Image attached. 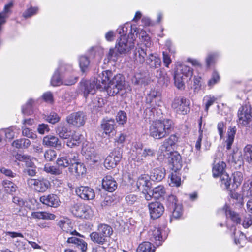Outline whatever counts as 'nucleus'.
I'll return each instance as SVG.
<instances>
[{
	"label": "nucleus",
	"mask_w": 252,
	"mask_h": 252,
	"mask_svg": "<svg viewBox=\"0 0 252 252\" xmlns=\"http://www.w3.org/2000/svg\"><path fill=\"white\" fill-rule=\"evenodd\" d=\"M174 123L169 119L158 120L154 122L150 126L149 135L155 139H162L173 131Z\"/></svg>",
	"instance_id": "nucleus-1"
},
{
	"label": "nucleus",
	"mask_w": 252,
	"mask_h": 252,
	"mask_svg": "<svg viewBox=\"0 0 252 252\" xmlns=\"http://www.w3.org/2000/svg\"><path fill=\"white\" fill-rule=\"evenodd\" d=\"M128 36H122L117 39L115 49H110L108 53V58L110 59H117L119 55L127 54L134 48V40L129 39Z\"/></svg>",
	"instance_id": "nucleus-2"
},
{
	"label": "nucleus",
	"mask_w": 252,
	"mask_h": 252,
	"mask_svg": "<svg viewBox=\"0 0 252 252\" xmlns=\"http://www.w3.org/2000/svg\"><path fill=\"white\" fill-rule=\"evenodd\" d=\"M139 37L144 38V40L147 43L141 44L140 46L135 48L133 53V58L135 64H143L146 61V58L150 52L147 49V44H148V40L150 37L146 35V33L144 31L141 30L140 33H139Z\"/></svg>",
	"instance_id": "nucleus-3"
},
{
	"label": "nucleus",
	"mask_w": 252,
	"mask_h": 252,
	"mask_svg": "<svg viewBox=\"0 0 252 252\" xmlns=\"http://www.w3.org/2000/svg\"><path fill=\"white\" fill-rule=\"evenodd\" d=\"M226 164L223 161L216 163L215 161L212 168L214 177H220V186L222 188L228 189H230L231 179L228 174L225 173L224 169Z\"/></svg>",
	"instance_id": "nucleus-4"
},
{
	"label": "nucleus",
	"mask_w": 252,
	"mask_h": 252,
	"mask_svg": "<svg viewBox=\"0 0 252 252\" xmlns=\"http://www.w3.org/2000/svg\"><path fill=\"white\" fill-rule=\"evenodd\" d=\"M238 123L252 132V107L242 106L238 111Z\"/></svg>",
	"instance_id": "nucleus-5"
},
{
	"label": "nucleus",
	"mask_w": 252,
	"mask_h": 252,
	"mask_svg": "<svg viewBox=\"0 0 252 252\" xmlns=\"http://www.w3.org/2000/svg\"><path fill=\"white\" fill-rule=\"evenodd\" d=\"M125 82V78L123 75L117 74L109 81L105 90L109 95L114 96L123 89Z\"/></svg>",
	"instance_id": "nucleus-6"
},
{
	"label": "nucleus",
	"mask_w": 252,
	"mask_h": 252,
	"mask_svg": "<svg viewBox=\"0 0 252 252\" xmlns=\"http://www.w3.org/2000/svg\"><path fill=\"white\" fill-rule=\"evenodd\" d=\"M160 95V93L157 89H151L146 96L145 111H147L149 110L150 111L153 112L157 106H160L161 103Z\"/></svg>",
	"instance_id": "nucleus-7"
},
{
	"label": "nucleus",
	"mask_w": 252,
	"mask_h": 252,
	"mask_svg": "<svg viewBox=\"0 0 252 252\" xmlns=\"http://www.w3.org/2000/svg\"><path fill=\"white\" fill-rule=\"evenodd\" d=\"M27 185L31 188L39 192H45L51 186L50 181L43 178L38 179L28 178L27 180Z\"/></svg>",
	"instance_id": "nucleus-8"
},
{
	"label": "nucleus",
	"mask_w": 252,
	"mask_h": 252,
	"mask_svg": "<svg viewBox=\"0 0 252 252\" xmlns=\"http://www.w3.org/2000/svg\"><path fill=\"white\" fill-rule=\"evenodd\" d=\"M189 101L183 96L175 97L172 103V109L178 114H187L189 112Z\"/></svg>",
	"instance_id": "nucleus-9"
},
{
	"label": "nucleus",
	"mask_w": 252,
	"mask_h": 252,
	"mask_svg": "<svg viewBox=\"0 0 252 252\" xmlns=\"http://www.w3.org/2000/svg\"><path fill=\"white\" fill-rule=\"evenodd\" d=\"M66 120L69 125L79 127L85 124L86 115L82 111L73 112L66 117Z\"/></svg>",
	"instance_id": "nucleus-10"
},
{
	"label": "nucleus",
	"mask_w": 252,
	"mask_h": 252,
	"mask_svg": "<svg viewBox=\"0 0 252 252\" xmlns=\"http://www.w3.org/2000/svg\"><path fill=\"white\" fill-rule=\"evenodd\" d=\"M94 79L90 80H84L80 82V91L83 93L86 99L92 100L94 98Z\"/></svg>",
	"instance_id": "nucleus-11"
},
{
	"label": "nucleus",
	"mask_w": 252,
	"mask_h": 252,
	"mask_svg": "<svg viewBox=\"0 0 252 252\" xmlns=\"http://www.w3.org/2000/svg\"><path fill=\"white\" fill-rule=\"evenodd\" d=\"M112 75L113 73L110 70L103 71L99 73L95 81L96 89L101 91L105 90Z\"/></svg>",
	"instance_id": "nucleus-12"
},
{
	"label": "nucleus",
	"mask_w": 252,
	"mask_h": 252,
	"mask_svg": "<svg viewBox=\"0 0 252 252\" xmlns=\"http://www.w3.org/2000/svg\"><path fill=\"white\" fill-rule=\"evenodd\" d=\"M112 229L106 224H100L98 226L97 232H95V242L99 244H102L105 237H109L112 233Z\"/></svg>",
	"instance_id": "nucleus-13"
},
{
	"label": "nucleus",
	"mask_w": 252,
	"mask_h": 252,
	"mask_svg": "<svg viewBox=\"0 0 252 252\" xmlns=\"http://www.w3.org/2000/svg\"><path fill=\"white\" fill-rule=\"evenodd\" d=\"M148 206L150 217L154 220L160 217L164 211L163 204L158 201L151 202Z\"/></svg>",
	"instance_id": "nucleus-14"
},
{
	"label": "nucleus",
	"mask_w": 252,
	"mask_h": 252,
	"mask_svg": "<svg viewBox=\"0 0 252 252\" xmlns=\"http://www.w3.org/2000/svg\"><path fill=\"white\" fill-rule=\"evenodd\" d=\"M122 157V153L119 150H115L105 159L104 163L105 167L107 169L115 168L120 161Z\"/></svg>",
	"instance_id": "nucleus-15"
},
{
	"label": "nucleus",
	"mask_w": 252,
	"mask_h": 252,
	"mask_svg": "<svg viewBox=\"0 0 252 252\" xmlns=\"http://www.w3.org/2000/svg\"><path fill=\"white\" fill-rule=\"evenodd\" d=\"M169 163L173 171H179L182 168L183 165L182 158L180 154L177 151L171 152Z\"/></svg>",
	"instance_id": "nucleus-16"
},
{
	"label": "nucleus",
	"mask_w": 252,
	"mask_h": 252,
	"mask_svg": "<svg viewBox=\"0 0 252 252\" xmlns=\"http://www.w3.org/2000/svg\"><path fill=\"white\" fill-rule=\"evenodd\" d=\"M102 187L104 190L109 192H114L117 188L118 184L110 175L105 176L101 181Z\"/></svg>",
	"instance_id": "nucleus-17"
},
{
	"label": "nucleus",
	"mask_w": 252,
	"mask_h": 252,
	"mask_svg": "<svg viewBox=\"0 0 252 252\" xmlns=\"http://www.w3.org/2000/svg\"><path fill=\"white\" fill-rule=\"evenodd\" d=\"M75 192L78 196L84 200H93L94 198V190L88 187L81 186L77 188Z\"/></svg>",
	"instance_id": "nucleus-18"
},
{
	"label": "nucleus",
	"mask_w": 252,
	"mask_h": 252,
	"mask_svg": "<svg viewBox=\"0 0 252 252\" xmlns=\"http://www.w3.org/2000/svg\"><path fill=\"white\" fill-rule=\"evenodd\" d=\"M43 144L48 147L54 148L57 150H60L62 148V143L59 138L53 135H47L43 137Z\"/></svg>",
	"instance_id": "nucleus-19"
},
{
	"label": "nucleus",
	"mask_w": 252,
	"mask_h": 252,
	"mask_svg": "<svg viewBox=\"0 0 252 252\" xmlns=\"http://www.w3.org/2000/svg\"><path fill=\"white\" fill-rule=\"evenodd\" d=\"M40 201L43 204L52 207H57L60 205L58 196L54 194L43 195L40 197Z\"/></svg>",
	"instance_id": "nucleus-20"
},
{
	"label": "nucleus",
	"mask_w": 252,
	"mask_h": 252,
	"mask_svg": "<svg viewBox=\"0 0 252 252\" xmlns=\"http://www.w3.org/2000/svg\"><path fill=\"white\" fill-rule=\"evenodd\" d=\"M146 63L151 69H155L160 67L161 61L160 58L156 54L151 52L146 58Z\"/></svg>",
	"instance_id": "nucleus-21"
},
{
	"label": "nucleus",
	"mask_w": 252,
	"mask_h": 252,
	"mask_svg": "<svg viewBox=\"0 0 252 252\" xmlns=\"http://www.w3.org/2000/svg\"><path fill=\"white\" fill-rule=\"evenodd\" d=\"M58 225L64 232L69 233L72 235L82 237L83 236L77 232L75 230H73L72 227L69 220H61L58 223Z\"/></svg>",
	"instance_id": "nucleus-22"
},
{
	"label": "nucleus",
	"mask_w": 252,
	"mask_h": 252,
	"mask_svg": "<svg viewBox=\"0 0 252 252\" xmlns=\"http://www.w3.org/2000/svg\"><path fill=\"white\" fill-rule=\"evenodd\" d=\"M68 170L70 172L74 174L77 178L83 177L86 173V168L84 164L81 163V161L71 165L68 168Z\"/></svg>",
	"instance_id": "nucleus-23"
},
{
	"label": "nucleus",
	"mask_w": 252,
	"mask_h": 252,
	"mask_svg": "<svg viewBox=\"0 0 252 252\" xmlns=\"http://www.w3.org/2000/svg\"><path fill=\"white\" fill-rule=\"evenodd\" d=\"M149 179V176L146 175H142L138 178L136 185L137 189L142 192L149 189L151 183Z\"/></svg>",
	"instance_id": "nucleus-24"
},
{
	"label": "nucleus",
	"mask_w": 252,
	"mask_h": 252,
	"mask_svg": "<svg viewBox=\"0 0 252 252\" xmlns=\"http://www.w3.org/2000/svg\"><path fill=\"white\" fill-rule=\"evenodd\" d=\"M56 132L59 136L63 139H68L71 135V131L64 124H60L56 129Z\"/></svg>",
	"instance_id": "nucleus-25"
},
{
	"label": "nucleus",
	"mask_w": 252,
	"mask_h": 252,
	"mask_svg": "<svg viewBox=\"0 0 252 252\" xmlns=\"http://www.w3.org/2000/svg\"><path fill=\"white\" fill-rule=\"evenodd\" d=\"M68 243H72L74 246L80 249L82 252H86L87 248V244L83 240L72 236L68 238L67 241Z\"/></svg>",
	"instance_id": "nucleus-26"
},
{
	"label": "nucleus",
	"mask_w": 252,
	"mask_h": 252,
	"mask_svg": "<svg viewBox=\"0 0 252 252\" xmlns=\"http://www.w3.org/2000/svg\"><path fill=\"white\" fill-rule=\"evenodd\" d=\"M165 170L162 168L154 169L150 173L149 178L154 181H161L165 177Z\"/></svg>",
	"instance_id": "nucleus-27"
},
{
	"label": "nucleus",
	"mask_w": 252,
	"mask_h": 252,
	"mask_svg": "<svg viewBox=\"0 0 252 252\" xmlns=\"http://www.w3.org/2000/svg\"><path fill=\"white\" fill-rule=\"evenodd\" d=\"M132 82L135 85H146L148 83V79L145 72H136L131 79Z\"/></svg>",
	"instance_id": "nucleus-28"
},
{
	"label": "nucleus",
	"mask_w": 252,
	"mask_h": 252,
	"mask_svg": "<svg viewBox=\"0 0 252 252\" xmlns=\"http://www.w3.org/2000/svg\"><path fill=\"white\" fill-rule=\"evenodd\" d=\"M149 235L150 236V239L151 241L156 243L157 242H158L157 243V245H161V242H162L163 239L161 234V230L160 228L155 227L149 232Z\"/></svg>",
	"instance_id": "nucleus-29"
},
{
	"label": "nucleus",
	"mask_w": 252,
	"mask_h": 252,
	"mask_svg": "<svg viewBox=\"0 0 252 252\" xmlns=\"http://www.w3.org/2000/svg\"><path fill=\"white\" fill-rule=\"evenodd\" d=\"M101 127L106 134L110 133L115 129L114 119H104L101 123Z\"/></svg>",
	"instance_id": "nucleus-30"
},
{
	"label": "nucleus",
	"mask_w": 252,
	"mask_h": 252,
	"mask_svg": "<svg viewBox=\"0 0 252 252\" xmlns=\"http://www.w3.org/2000/svg\"><path fill=\"white\" fill-rule=\"evenodd\" d=\"M176 72L180 74V75L184 76V78L187 80L188 79L190 80L193 75V70L189 66L185 65L180 66Z\"/></svg>",
	"instance_id": "nucleus-31"
},
{
	"label": "nucleus",
	"mask_w": 252,
	"mask_h": 252,
	"mask_svg": "<svg viewBox=\"0 0 252 252\" xmlns=\"http://www.w3.org/2000/svg\"><path fill=\"white\" fill-rule=\"evenodd\" d=\"M156 150L149 147H145L142 152L138 155L137 161L144 160L147 158L155 157Z\"/></svg>",
	"instance_id": "nucleus-32"
},
{
	"label": "nucleus",
	"mask_w": 252,
	"mask_h": 252,
	"mask_svg": "<svg viewBox=\"0 0 252 252\" xmlns=\"http://www.w3.org/2000/svg\"><path fill=\"white\" fill-rule=\"evenodd\" d=\"M31 145V141L26 138H21L14 140L12 146L17 149H26L28 148Z\"/></svg>",
	"instance_id": "nucleus-33"
},
{
	"label": "nucleus",
	"mask_w": 252,
	"mask_h": 252,
	"mask_svg": "<svg viewBox=\"0 0 252 252\" xmlns=\"http://www.w3.org/2000/svg\"><path fill=\"white\" fill-rule=\"evenodd\" d=\"M84 156L87 164L93 165L94 163V149L87 148L84 153Z\"/></svg>",
	"instance_id": "nucleus-34"
},
{
	"label": "nucleus",
	"mask_w": 252,
	"mask_h": 252,
	"mask_svg": "<svg viewBox=\"0 0 252 252\" xmlns=\"http://www.w3.org/2000/svg\"><path fill=\"white\" fill-rule=\"evenodd\" d=\"M32 218L38 219L54 220L56 216L54 214L46 212H36L32 214Z\"/></svg>",
	"instance_id": "nucleus-35"
},
{
	"label": "nucleus",
	"mask_w": 252,
	"mask_h": 252,
	"mask_svg": "<svg viewBox=\"0 0 252 252\" xmlns=\"http://www.w3.org/2000/svg\"><path fill=\"white\" fill-rule=\"evenodd\" d=\"M72 213L77 217H82L85 213L84 206L80 203H76L70 207Z\"/></svg>",
	"instance_id": "nucleus-36"
},
{
	"label": "nucleus",
	"mask_w": 252,
	"mask_h": 252,
	"mask_svg": "<svg viewBox=\"0 0 252 252\" xmlns=\"http://www.w3.org/2000/svg\"><path fill=\"white\" fill-rule=\"evenodd\" d=\"M155 251V247L149 242H144L140 244L137 249V252H154Z\"/></svg>",
	"instance_id": "nucleus-37"
},
{
	"label": "nucleus",
	"mask_w": 252,
	"mask_h": 252,
	"mask_svg": "<svg viewBox=\"0 0 252 252\" xmlns=\"http://www.w3.org/2000/svg\"><path fill=\"white\" fill-rule=\"evenodd\" d=\"M243 155L244 160L250 163L252 162V145L247 144L243 149Z\"/></svg>",
	"instance_id": "nucleus-38"
},
{
	"label": "nucleus",
	"mask_w": 252,
	"mask_h": 252,
	"mask_svg": "<svg viewBox=\"0 0 252 252\" xmlns=\"http://www.w3.org/2000/svg\"><path fill=\"white\" fill-rule=\"evenodd\" d=\"M236 132V128L235 127L230 128L228 129L227 132V138L226 140V149L229 150L231 149V145L234 141L235 135Z\"/></svg>",
	"instance_id": "nucleus-39"
},
{
	"label": "nucleus",
	"mask_w": 252,
	"mask_h": 252,
	"mask_svg": "<svg viewBox=\"0 0 252 252\" xmlns=\"http://www.w3.org/2000/svg\"><path fill=\"white\" fill-rule=\"evenodd\" d=\"M153 197L159 199L165 193V189L163 186L159 185L154 188L152 190Z\"/></svg>",
	"instance_id": "nucleus-40"
},
{
	"label": "nucleus",
	"mask_w": 252,
	"mask_h": 252,
	"mask_svg": "<svg viewBox=\"0 0 252 252\" xmlns=\"http://www.w3.org/2000/svg\"><path fill=\"white\" fill-rule=\"evenodd\" d=\"M44 171L47 173L54 175H59L62 172V170L54 166H51L49 164H46L44 167Z\"/></svg>",
	"instance_id": "nucleus-41"
},
{
	"label": "nucleus",
	"mask_w": 252,
	"mask_h": 252,
	"mask_svg": "<svg viewBox=\"0 0 252 252\" xmlns=\"http://www.w3.org/2000/svg\"><path fill=\"white\" fill-rule=\"evenodd\" d=\"M243 194L247 196H252V179H248L243 186Z\"/></svg>",
	"instance_id": "nucleus-42"
},
{
	"label": "nucleus",
	"mask_w": 252,
	"mask_h": 252,
	"mask_svg": "<svg viewBox=\"0 0 252 252\" xmlns=\"http://www.w3.org/2000/svg\"><path fill=\"white\" fill-rule=\"evenodd\" d=\"M178 171H173L170 175V183L172 186L179 187L181 184V178L178 175Z\"/></svg>",
	"instance_id": "nucleus-43"
},
{
	"label": "nucleus",
	"mask_w": 252,
	"mask_h": 252,
	"mask_svg": "<svg viewBox=\"0 0 252 252\" xmlns=\"http://www.w3.org/2000/svg\"><path fill=\"white\" fill-rule=\"evenodd\" d=\"M225 214L227 217H229L235 223L239 224L241 222V218L236 212L230 209H226Z\"/></svg>",
	"instance_id": "nucleus-44"
},
{
	"label": "nucleus",
	"mask_w": 252,
	"mask_h": 252,
	"mask_svg": "<svg viewBox=\"0 0 252 252\" xmlns=\"http://www.w3.org/2000/svg\"><path fill=\"white\" fill-rule=\"evenodd\" d=\"M186 79L184 76L180 75V74L175 71L174 74L175 85L179 89H182L184 87V81Z\"/></svg>",
	"instance_id": "nucleus-45"
},
{
	"label": "nucleus",
	"mask_w": 252,
	"mask_h": 252,
	"mask_svg": "<svg viewBox=\"0 0 252 252\" xmlns=\"http://www.w3.org/2000/svg\"><path fill=\"white\" fill-rule=\"evenodd\" d=\"M174 150V148H172L168 142L165 139L163 142L161 143V145L158 149V152L161 155L163 154L164 156V153L166 152H171L172 150Z\"/></svg>",
	"instance_id": "nucleus-46"
},
{
	"label": "nucleus",
	"mask_w": 252,
	"mask_h": 252,
	"mask_svg": "<svg viewBox=\"0 0 252 252\" xmlns=\"http://www.w3.org/2000/svg\"><path fill=\"white\" fill-rule=\"evenodd\" d=\"M66 157L70 164V166L72 164H75L80 162V160L79 158V154L77 152H71L66 155Z\"/></svg>",
	"instance_id": "nucleus-47"
},
{
	"label": "nucleus",
	"mask_w": 252,
	"mask_h": 252,
	"mask_svg": "<svg viewBox=\"0 0 252 252\" xmlns=\"http://www.w3.org/2000/svg\"><path fill=\"white\" fill-rule=\"evenodd\" d=\"M56 164L58 165V168L61 170L70 166V164L66 156L58 158L56 160Z\"/></svg>",
	"instance_id": "nucleus-48"
},
{
	"label": "nucleus",
	"mask_w": 252,
	"mask_h": 252,
	"mask_svg": "<svg viewBox=\"0 0 252 252\" xmlns=\"http://www.w3.org/2000/svg\"><path fill=\"white\" fill-rule=\"evenodd\" d=\"M43 118L46 121L52 124L58 123L60 120V117L55 112H51L49 115H44Z\"/></svg>",
	"instance_id": "nucleus-49"
},
{
	"label": "nucleus",
	"mask_w": 252,
	"mask_h": 252,
	"mask_svg": "<svg viewBox=\"0 0 252 252\" xmlns=\"http://www.w3.org/2000/svg\"><path fill=\"white\" fill-rule=\"evenodd\" d=\"M98 191L99 194H98V196L100 195L101 197L104 198V200L101 203V206L102 207H106L110 206L113 202L112 197L110 196H105V193H104L103 194H102V192H101V190L99 189Z\"/></svg>",
	"instance_id": "nucleus-50"
},
{
	"label": "nucleus",
	"mask_w": 252,
	"mask_h": 252,
	"mask_svg": "<svg viewBox=\"0 0 252 252\" xmlns=\"http://www.w3.org/2000/svg\"><path fill=\"white\" fill-rule=\"evenodd\" d=\"M243 175L240 172H236L233 174V184L232 186L234 189L237 188L243 181Z\"/></svg>",
	"instance_id": "nucleus-51"
},
{
	"label": "nucleus",
	"mask_w": 252,
	"mask_h": 252,
	"mask_svg": "<svg viewBox=\"0 0 252 252\" xmlns=\"http://www.w3.org/2000/svg\"><path fill=\"white\" fill-rule=\"evenodd\" d=\"M117 122L119 125H124L127 121V115L124 111H119L116 116Z\"/></svg>",
	"instance_id": "nucleus-52"
},
{
	"label": "nucleus",
	"mask_w": 252,
	"mask_h": 252,
	"mask_svg": "<svg viewBox=\"0 0 252 252\" xmlns=\"http://www.w3.org/2000/svg\"><path fill=\"white\" fill-rule=\"evenodd\" d=\"M172 212V217L175 219L180 218L182 215V208L180 204L174 206L172 209H169Z\"/></svg>",
	"instance_id": "nucleus-53"
},
{
	"label": "nucleus",
	"mask_w": 252,
	"mask_h": 252,
	"mask_svg": "<svg viewBox=\"0 0 252 252\" xmlns=\"http://www.w3.org/2000/svg\"><path fill=\"white\" fill-rule=\"evenodd\" d=\"M177 204V199L175 195L171 194L167 197L166 205L169 209H172L174 206Z\"/></svg>",
	"instance_id": "nucleus-54"
},
{
	"label": "nucleus",
	"mask_w": 252,
	"mask_h": 252,
	"mask_svg": "<svg viewBox=\"0 0 252 252\" xmlns=\"http://www.w3.org/2000/svg\"><path fill=\"white\" fill-rule=\"evenodd\" d=\"M33 103L32 99H29L25 105L23 106L22 108L23 114L25 115H31L32 113V105Z\"/></svg>",
	"instance_id": "nucleus-55"
},
{
	"label": "nucleus",
	"mask_w": 252,
	"mask_h": 252,
	"mask_svg": "<svg viewBox=\"0 0 252 252\" xmlns=\"http://www.w3.org/2000/svg\"><path fill=\"white\" fill-rule=\"evenodd\" d=\"M79 66L82 72H84L90 64V61L86 56H82L79 59Z\"/></svg>",
	"instance_id": "nucleus-56"
},
{
	"label": "nucleus",
	"mask_w": 252,
	"mask_h": 252,
	"mask_svg": "<svg viewBox=\"0 0 252 252\" xmlns=\"http://www.w3.org/2000/svg\"><path fill=\"white\" fill-rule=\"evenodd\" d=\"M62 83L63 82L60 77L59 70H57L53 75L51 81V84L53 86H58Z\"/></svg>",
	"instance_id": "nucleus-57"
},
{
	"label": "nucleus",
	"mask_w": 252,
	"mask_h": 252,
	"mask_svg": "<svg viewBox=\"0 0 252 252\" xmlns=\"http://www.w3.org/2000/svg\"><path fill=\"white\" fill-rule=\"evenodd\" d=\"M22 135L32 139H35L37 138V135L35 132L32 131V129L25 126L22 127Z\"/></svg>",
	"instance_id": "nucleus-58"
},
{
	"label": "nucleus",
	"mask_w": 252,
	"mask_h": 252,
	"mask_svg": "<svg viewBox=\"0 0 252 252\" xmlns=\"http://www.w3.org/2000/svg\"><path fill=\"white\" fill-rule=\"evenodd\" d=\"M202 117H200L199 119V136L196 141V144H195V148L197 150H200L201 148V141L202 139V132L203 130L201 129V126H202Z\"/></svg>",
	"instance_id": "nucleus-59"
},
{
	"label": "nucleus",
	"mask_w": 252,
	"mask_h": 252,
	"mask_svg": "<svg viewBox=\"0 0 252 252\" xmlns=\"http://www.w3.org/2000/svg\"><path fill=\"white\" fill-rule=\"evenodd\" d=\"M45 159L48 161L53 160L56 157L57 154L55 151L53 150H47L44 154Z\"/></svg>",
	"instance_id": "nucleus-60"
},
{
	"label": "nucleus",
	"mask_w": 252,
	"mask_h": 252,
	"mask_svg": "<svg viewBox=\"0 0 252 252\" xmlns=\"http://www.w3.org/2000/svg\"><path fill=\"white\" fill-rule=\"evenodd\" d=\"M232 159L233 161L236 164H239V165L240 166L242 163H243V160H244L243 158V154L241 152H235L232 155Z\"/></svg>",
	"instance_id": "nucleus-61"
},
{
	"label": "nucleus",
	"mask_w": 252,
	"mask_h": 252,
	"mask_svg": "<svg viewBox=\"0 0 252 252\" xmlns=\"http://www.w3.org/2000/svg\"><path fill=\"white\" fill-rule=\"evenodd\" d=\"M216 98L214 96H206L204 98V101H206L205 103V111L208 112L209 107L213 104Z\"/></svg>",
	"instance_id": "nucleus-62"
},
{
	"label": "nucleus",
	"mask_w": 252,
	"mask_h": 252,
	"mask_svg": "<svg viewBox=\"0 0 252 252\" xmlns=\"http://www.w3.org/2000/svg\"><path fill=\"white\" fill-rule=\"evenodd\" d=\"M37 131L40 134H44L49 132L50 128L47 124L42 123L38 125Z\"/></svg>",
	"instance_id": "nucleus-63"
},
{
	"label": "nucleus",
	"mask_w": 252,
	"mask_h": 252,
	"mask_svg": "<svg viewBox=\"0 0 252 252\" xmlns=\"http://www.w3.org/2000/svg\"><path fill=\"white\" fill-rule=\"evenodd\" d=\"M218 56V54L217 53H210L208 55L206 59L207 67H209L211 64L215 62V60Z\"/></svg>",
	"instance_id": "nucleus-64"
}]
</instances>
